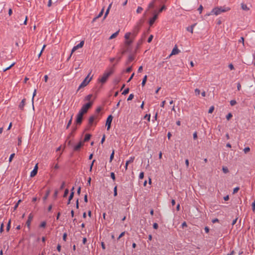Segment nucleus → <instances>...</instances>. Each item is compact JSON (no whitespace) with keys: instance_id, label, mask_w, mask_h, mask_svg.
Instances as JSON below:
<instances>
[{"instance_id":"obj_1","label":"nucleus","mask_w":255,"mask_h":255,"mask_svg":"<svg viewBox=\"0 0 255 255\" xmlns=\"http://www.w3.org/2000/svg\"><path fill=\"white\" fill-rule=\"evenodd\" d=\"M135 36V33H126L125 35L126 44L128 46L129 45L132 43Z\"/></svg>"},{"instance_id":"obj_2","label":"nucleus","mask_w":255,"mask_h":255,"mask_svg":"<svg viewBox=\"0 0 255 255\" xmlns=\"http://www.w3.org/2000/svg\"><path fill=\"white\" fill-rule=\"evenodd\" d=\"M93 102H89L86 103V104L82 106V107L79 111V112L84 115L85 114L87 113L88 110L91 108Z\"/></svg>"},{"instance_id":"obj_3","label":"nucleus","mask_w":255,"mask_h":255,"mask_svg":"<svg viewBox=\"0 0 255 255\" xmlns=\"http://www.w3.org/2000/svg\"><path fill=\"white\" fill-rule=\"evenodd\" d=\"M113 70L111 69L110 71L105 72L101 78L99 79V81L102 84L105 83L107 81L109 77L113 73Z\"/></svg>"},{"instance_id":"obj_4","label":"nucleus","mask_w":255,"mask_h":255,"mask_svg":"<svg viewBox=\"0 0 255 255\" xmlns=\"http://www.w3.org/2000/svg\"><path fill=\"white\" fill-rule=\"evenodd\" d=\"M229 9L228 8L220 7H216L212 9L211 13L215 14L218 15L220 14L221 12H225L228 11Z\"/></svg>"},{"instance_id":"obj_5","label":"nucleus","mask_w":255,"mask_h":255,"mask_svg":"<svg viewBox=\"0 0 255 255\" xmlns=\"http://www.w3.org/2000/svg\"><path fill=\"white\" fill-rule=\"evenodd\" d=\"M90 74H91V72L87 76V77L85 78V79L81 83V84L79 86L78 90H79L81 88L86 87L89 84V83L91 81V80L92 79V77L89 78Z\"/></svg>"},{"instance_id":"obj_6","label":"nucleus","mask_w":255,"mask_h":255,"mask_svg":"<svg viewBox=\"0 0 255 255\" xmlns=\"http://www.w3.org/2000/svg\"><path fill=\"white\" fill-rule=\"evenodd\" d=\"M158 16V13H157V10H154L153 12V16L150 18L149 20V25L150 26H152L155 21L157 19Z\"/></svg>"},{"instance_id":"obj_7","label":"nucleus","mask_w":255,"mask_h":255,"mask_svg":"<svg viewBox=\"0 0 255 255\" xmlns=\"http://www.w3.org/2000/svg\"><path fill=\"white\" fill-rule=\"evenodd\" d=\"M113 119V117L111 115H109L107 119L106 126L108 130H109L111 128Z\"/></svg>"},{"instance_id":"obj_8","label":"nucleus","mask_w":255,"mask_h":255,"mask_svg":"<svg viewBox=\"0 0 255 255\" xmlns=\"http://www.w3.org/2000/svg\"><path fill=\"white\" fill-rule=\"evenodd\" d=\"M84 41L82 40V41H81L78 44H77V45L74 46L73 48L72 49L71 53V55H70V57L71 56L72 54L75 51H76V50H77L79 48H80L82 47L83 46V45H84Z\"/></svg>"},{"instance_id":"obj_9","label":"nucleus","mask_w":255,"mask_h":255,"mask_svg":"<svg viewBox=\"0 0 255 255\" xmlns=\"http://www.w3.org/2000/svg\"><path fill=\"white\" fill-rule=\"evenodd\" d=\"M83 115H84L83 114H82V113H81L79 112L78 114L77 115L76 120V123L77 124H78V125L81 124V123L82 122V120H83Z\"/></svg>"},{"instance_id":"obj_10","label":"nucleus","mask_w":255,"mask_h":255,"mask_svg":"<svg viewBox=\"0 0 255 255\" xmlns=\"http://www.w3.org/2000/svg\"><path fill=\"white\" fill-rule=\"evenodd\" d=\"M32 219H33V215H32L31 213H30L28 217V219H27V221L26 222V225L28 227V228H30L31 222Z\"/></svg>"},{"instance_id":"obj_11","label":"nucleus","mask_w":255,"mask_h":255,"mask_svg":"<svg viewBox=\"0 0 255 255\" xmlns=\"http://www.w3.org/2000/svg\"><path fill=\"white\" fill-rule=\"evenodd\" d=\"M25 102H26V99H23L22 100L21 102L20 103L19 106H18V108L21 110V111H23V109H24V107L25 105Z\"/></svg>"},{"instance_id":"obj_12","label":"nucleus","mask_w":255,"mask_h":255,"mask_svg":"<svg viewBox=\"0 0 255 255\" xmlns=\"http://www.w3.org/2000/svg\"><path fill=\"white\" fill-rule=\"evenodd\" d=\"M180 50L178 49L177 46H175V47L173 48V49L172 50V52L170 55V56L173 55H176L178 54L180 52Z\"/></svg>"},{"instance_id":"obj_13","label":"nucleus","mask_w":255,"mask_h":255,"mask_svg":"<svg viewBox=\"0 0 255 255\" xmlns=\"http://www.w3.org/2000/svg\"><path fill=\"white\" fill-rule=\"evenodd\" d=\"M83 145V142L80 141L74 147V150L75 151H78L80 150L81 147Z\"/></svg>"},{"instance_id":"obj_14","label":"nucleus","mask_w":255,"mask_h":255,"mask_svg":"<svg viewBox=\"0 0 255 255\" xmlns=\"http://www.w3.org/2000/svg\"><path fill=\"white\" fill-rule=\"evenodd\" d=\"M97 118V116H90L89 118V126H92V124H93V122L95 120V119Z\"/></svg>"},{"instance_id":"obj_15","label":"nucleus","mask_w":255,"mask_h":255,"mask_svg":"<svg viewBox=\"0 0 255 255\" xmlns=\"http://www.w3.org/2000/svg\"><path fill=\"white\" fill-rule=\"evenodd\" d=\"M134 159V157H130V159L126 161V165L125 166L126 170H127L128 169V165L129 163H132Z\"/></svg>"},{"instance_id":"obj_16","label":"nucleus","mask_w":255,"mask_h":255,"mask_svg":"<svg viewBox=\"0 0 255 255\" xmlns=\"http://www.w3.org/2000/svg\"><path fill=\"white\" fill-rule=\"evenodd\" d=\"M196 23L192 24L191 26L187 27V30L188 32H193V27L196 25Z\"/></svg>"},{"instance_id":"obj_17","label":"nucleus","mask_w":255,"mask_h":255,"mask_svg":"<svg viewBox=\"0 0 255 255\" xmlns=\"http://www.w3.org/2000/svg\"><path fill=\"white\" fill-rule=\"evenodd\" d=\"M91 135L90 134H86L84 139V142H87L89 141L91 138Z\"/></svg>"},{"instance_id":"obj_18","label":"nucleus","mask_w":255,"mask_h":255,"mask_svg":"<svg viewBox=\"0 0 255 255\" xmlns=\"http://www.w3.org/2000/svg\"><path fill=\"white\" fill-rule=\"evenodd\" d=\"M37 173V171L36 169H33L30 173V177H32L35 176Z\"/></svg>"},{"instance_id":"obj_19","label":"nucleus","mask_w":255,"mask_h":255,"mask_svg":"<svg viewBox=\"0 0 255 255\" xmlns=\"http://www.w3.org/2000/svg\"><path fill=\"white\" fill-rule=\"evenodd\" d=\"M241 6H242V8L244 10L248 11L250 9L249 7H248V6L247 5V4H246L242 3Z\"/></svg>"},{"instance_id":"obj_20","label":"nucleus","mask_w":255,"mask_h":255,"mask_svg":"<svg viewBox=\"0 0 255 255\" xmlns=\"http://www.w3.org/2000/svg\"><path fill=\"white\" fill-rule=\"evenodd\" d=\"M145 35L144 34H143L140 39L137 42L138 46L141 45L142 43L143 40L145 39Z\"/></svg>"},{"instance_id":"obj_21","label":"nucleus","mask_w":255,"mask_h":255,"mask_svg":"<svg viewBox=\"0 0 255 255\" xmlns=\"http://www.w3.org/2000/svg\"><path fill=\"white\" fill-rule=\"evenodd\" d=\"M146 81H147V76L145 75L142 79V81L141 83V85L142 87L144 86Z\"/></svg>"},{"instance_id":"obj_22","label":"nucleus","mask_w":255,"mask_h":255,"mask_svg":"<svg viewBox=\"0 0 255 255\" xmlns=\"http://www.w3.org/2000/svg\"><path fill=\"white\" fill-rule=\"evenodd\" d=\"M154 0H152L148 5V8H153L154 7Z\"/></svg>"},{"instance_id":"obj_23","label":"nucleus","mask_w":255,"mask_h":255,"mask_svg":"<svg viewBox=\"0 0 255 255\" xmlns=\"http://www.w3.org/2000/svg\"><path fill=\"white\" fill-rule=\"evenodd\" d=\"M103 11H104V8H103V9H102V10H101V11L100 12V13L98 14V15L97 16H96V17H95V18L93 19V21H95L97 18H99V17H101V16L103 15Z\"/></svg>"},{"instance_id":"obj_24","label":"nucleus","mask_w":255,"mask_h":255,"mask_svg":"<svg viewBox=\"0 0 255 255\" xmlns=\"http://www.w3.org/2000/svg\"><path fill=\"white\" fill-rule=\"evenodd\" d=\"M134 56L132 55H129L128 57V62L129 63L132 62L134 60Z\"/></svg>"},{"instance_id":"obj_25","label":"nucleus","mask_w":255,"mask_h":255,"mask_svg":"<svg viewBox=\"0 0 255 255\" xmlns=\"http://www.w3.org/2000/svg\"><path fill=\"white\" fill-rule=\"evenodd\" d=\"M119 33H113V34L109 37V39H112L116 38Z\"/></svg>"},{"instance_id":"obj_26","label":"nucleus","mask_w":255,"mask_h":255,"mask_svg":"<svg viewBox=\"0 0 255 255\" xmlns=\"http://www.w3.org/2000/svg\"><path fill=\"white\" fill-rule=\"evenodd\" d=\"M222 170H223V172L224 173H227L229 172V169L228 168L226 167V166H223L222 167Z\"/></svg>"},{"instance_id":"obj_27","label":"nucleus","mask_w":255,"mask_h":255,"mask_svg":"<svg viewBox=\"0 0 255 255\" xmlns=\"http://www.w3.org/2000/svg\"><path fill=\"white\" fill-rule=\"evenodd\" d=\"M166 9V7L165 5H163L158 11H157V13H158V14L160 12H161L163 10H165Z\"/></svg>"},{"instance_id":"obj_28","label":"nucleus","mask_w":255,"mask_h":255,"mask_svg":"<svg viewBox=\"0 0 255 255\" xmlns=\"http://www.w3.org/2000/svg\"><path fill=\"white\" fill-rule=\"evenodd\" d=\"M10 220H9L8 223H7V226H6V231L7 232H8L10 230Z\"/></svg>"},{"instance_id":"obj_29","label":"nucleus","mask_w":255,"mask_h":255,"mask_svg":"<svg viewBox=\"0 0 255 255\" xmlns=\"http://www.w3.org/2000/svg\"><path fill=\"white\" fill-rule=\"evenodd\" d=\"M46 225V222L45 221H43L41 223V224L39 225V227L40 228H45Z\"/></svg>"},{"instance_id":"obj_30","label":"nucleus","mask_w":255,"mask_h":255,"mask_svg":"<svg viewBox=\"0 0 255 255\" xmlns=\"http://www.w3.org/2000/svg\"><path fill=\"white\" fill-rule=\"evenodd\" d=\"M14 64H15L14 63H13L9 66L7 67H6L5 68H4L3 69V71H6V70H9V69H10L12 66H14Z\"/></svg>"},{"instance_id":"obj_31","label":"nucleus","mask_w":255,"mask_h":255,"mask_svg":"<svg viewBox=\"0 0 255 255\" xmlns=\"http://www.w3.org/2000/svg\"><path fill=\"white\" fill-rule=\"evenodd\" d=\"M117 186H115L114 189V196L115 197L117 196Z\"/></svg>"},{"instance_id":"obj_32","label":"nucleus","mask_w":255,"mask_h":255,"mask_svg":"<svg viewBox=\"0 0 255 255\" xmlns=\"http://www.w3.org/2000/svg\"><path fill=\"white\" fill-rule=\"evenodd\" d=\"M36 89H35L34 91V92L33 93V96H32V106H33V109H34L33 100H34V96L36 95Z\"/></svg>"},{"instance_id":"obj_33","label":"nucleus","mask_w":255,"mask_h":255,"mask_svg":"<svg viewBox=\"0 0 255 255\" xmlns=\"http://www.w3.org/2000/svg\"><path fill=\"white\" fill-rule=\"evenodd\" d=\"M129 91V88H127V89H125V90L122 93V94L126 95L128 93Z\"/></svg>"},{"instance_id":"obj_34","label":"nucleus","mask_w":255,"mask_h":255,"mask_svg":"<svg viewBox=\"0 0 255 255\" xmlns=\"http://www.w3.org/2000/svg\"><path fill=\"white\" fill-rule=\"evenodd\" d=\"M114 153H115V152H114V150H113L110 155V162H112V161L113 160L114 157Z\"/></svg>"},{"instance_id":"obj_35","label":"nucleus","mask_w":255,"mask_h":255,"mask_svg":"<svg viewBox=\"0 0 255 255\" xmlns=\"http://www.w3.org/2000/svg\"><path fill=\"white\" fill-rule=\"evenodd\" d=\"M92 97V95H91V94L88 95V96H87L85 97V101H90V99H91Z\"/></svg>"},{"instance_id":"obj_36","label":"nucleus","mask_w":255,"mask_h":255,"mask_svg":"<svg viewBox=\"0 0 255 255\" xmlns=\"http://www.w3.org/2000/svg\"><path fill=\"white\" fill-rule=\"evenodd\" d=\"M72 121V116L71 117V119H70L68 123V124L66 127V128H68L71 125Z\"/></svg>"},{"instance_id":"obj_37","label":"nucleus","mask_w":255,"mask_h":255,"mask_svg":"<svg viewBox=\"0 0 255 255\" xmlns=\"http://www.w3.org/2000/svg\"><path fill=\"white\" fill-rule=\"evenodd\" d=\"M68 193H69V190L68 189H66L65 190V191H64V193L63 197H67V196L68 195Z\"/></svg>"},{"instance_id":"obj_38","label":"nucleus","mask_w":255,"mask_h":255,"mask_svg":"<svg viewBox=\"0 0 255 255\" xmlns=\"http://www.w3.org/2000/svg\"><path fill=\"white\" fill-rule=\"evenodd\" d=\"M144 119H146L148 122L150 121V114H146L144 117Z\"/></svg>"},{"instance_id":"obj_39","label":"nucleus","mask_w":255,"mask_h":255,"mask_svg":"<svg viewBox=\"0 0 255 255\" xmlns=\"http://www.w3.org/2000/svg\"><path fill=\"white\" fill-rule=\"evenodd\" d=\"M14 156H15V153H12V154L10 155V157H9V160H8V161H9V162H11V161H12V160L13 158L14 157Z\"/></svg>"},{"instance_id":"obj_40","label":"nucleus","mask_w":255,"mask_h":255,"mask_svg":"<svg viewBox=\"0 0 255 255\" xmlns=\"http://www.w3.org/2000/svg\"><path fill=\"white\" fill-rule=\"evenodd\" d=\"M250 151V148L249 147H245L244 149V151L245 153H247L248 152H249V151Z\"/></svg>"},{"instance_id":"obj_41","label":"nucleus","mask_w":255,"mask_h":255,"mask_svg":"<svg viewBox=\"0 0 255 255\" xmlns=\"http://www.w3.org/2000/svg\"><path fill=\"white\" fill-rule=\"evenodd\" d=\"M49 191H48L45 195L43 197V200L45 201L47 199L48 196H49Z\"/></svg>"},{"instance_id":"obj_42","label":"nucleus","mask_w":255,"mask_h":255,"mask_svg":"<svg viewBox=\"0 0 255 255\" xmlns=\"http://www.w3.org/2000/svg\"><path fill=\"white\" fill-rule=\"evenodd\" d=\"M237 104V102L236 100H231L230 101V105L232 106H233L234 105H235L236 104Z\"/></svg>"},{"instance_id":"obj_43","label":"nucleus","mask_w":255,"mask_h":255,"mask_svg":"<svg viewBox=\"0 0 255 255\" xmlns=\"http://www.w3.org/2000/svg\"><path fill=\"white\" fill-rule=\"evenodd\" d=\"M133 97H134V95H133V94H130L129 95V96H128V99H127V100H128V101L131 100L133 98Z\"/></svg>"},{"instance_id":"obj_44","label":"nucleus","mask_w":255,"mask_h":255,"mask_svg":"<svg viewBox=\"0 0 255 255\" xmlns=\"http://www.w3.org/2000/svg\"><path fill=\"white\" fill-rule=\"evenodd\" d=\"M74 191L71 192L70 193V195L69 197V200H71L73 199V198L74 197Z\"/></svg>"},{"instance_id":"obj_45","label":"nucleus","mask_w":255,"mask_h":255,"mask_svg":"<svg viewBox=\"0 0 255 255\" xmlns=\"http://www.w3.org/2000/svg\"><path fill=\"white\" fill-rule=\"evenodd\" d=\"M232 114L231 113H229L227 116H226V119L227 120H230V119L232 117Z\"/></svg>"},{"instance_id":"obj_46","label":"nucleus","mask_w":255,"mask_h":255,"mask_svg":"<svg viewBox=\"0 0 255 255\" xmlns=\"http://www.w3.org/2000/svg\"><path fill=\"white\" fill-rule=\"evenodd\" d=\"M214 110V106H211L209 110L208 113L210 114H211L213 112Z\"/></svg>"},{"instance_id":"obj_47","label":"nucleus","mask_w":255,"mask_h":255,"mask_svg":"<svg viewBox=\"0 0 255 255\" xmlns=\"http://www.w3.org/2000/svg\"><path fill=\"white\" fill-rule=\"evenodd\" d=\"M153 35H150L149 36V37L148 38L147 42H148V43L151 42V41H152V39H153Z\"/></svg>"},{"instance_id":"obj_48","label":"nucleus","mask_w":255,"mask_h":255,"mask_svg":"<svg viewBox=\"0 0 255 255\" xmlns=\"http://www.w3.org/2000/svg\"><path fill=\"white\" fill-rule=\"evenodd\" d=\"M143 177H144V173L143 172H141L139 175V179H142L143 178Z\"/></svg>"},{"instance_id":"obj_49","label":"nucleus","mask_w":255,"mask_h":255,"mask_svg":"<svg viewBox=\"0 0 255 255\" xmlns=\"http://www.w3.org/2000/svg\"><path fill=\"white\" fill-rule=\"evenodd\" d=\"M142 8L141 7L138 6L136 9V12L137 13H140L141 11L142 10Z\"/></svg>"},{"instance_id":"obj_50","label":"nucleus","mask_w":255,"mask_h":255,"mask_svg":"<svg viewBox=\"0 0 255 255\" xmlns=\"http://www.w3.org/2000/svg\"><path fill=\"white\" fill-rule=\"evenodd\" d=\"M195 95H196V96L199 95L200 94V90H199V89H196L195 90Z\"/></svg>"},{"instance_id":"obj_51","label":"nucleus","mask_w":255,"mask_h":255,"mask_svg":"<svg viewBox=\"0 0 255 255\" xmlns=\"http://www.w3.org/2000/svg\"><path fill=\"white\" fill-rule=\"evenodd\" d=\"M240 188L239 187H237L234 189L233 194H235L239 190Z\"/></svg>"},{"instance_id":"obj_52","label":"nucleus","mask_w":255,"mask_h":255,"mask_svg":"<svg viewBox=\"0 0 255 255\" xmlns=\"http://www.w3.org/2000/svg\"><path fill=\"white\" fill-rule=\"evenodd\" d=\"M111 177L112 178V179L113 180H115L116 177H115V173L114 172H111Z\"/></svg>"},{"instance_id":"obj_53","label":"nucleus","mask_w":255,"mask_h":255,"mask_svg":"<svg viewBox=\"0 0 255 255\" xmlns=\"http://www.w3.org/2000/svg\"><path fill=\"white\" fill-rule=\"evenodd\" d=\"M3 228H4V224H3V223H2L0 225V233H1L3 232Z\"/></svg>"},{"instance_id":"obj_54","label":"nucleus","mask_w":255,"mask_h":255,"mask_svg":"<svg viewBox=\"0 0 255 255\" xmlns=\"http://www.w3.org/2000/svg\"><path fill=\"white\" fill-rule=\"evenodd\" d=\"M252 210H253V211L255 213V201H254L252 204Z\"/></svg>"},{"instance_id":"obj_55","label":"nucleus","mask_w":255,"mask_h":255,"mask_svg":"<svg viewBox=\"0 0 255 255\" xmlns=\"http://www.w3.org/2000/svg\"><path fill=\"white\" fill-rule=\"evenodd\" d=\"M95 161V160H93L90 165V171H91L92 170V168H93V165H94V162Z\"/></svg>"},{"instance_id":"obj_56","label":"nucleus","mask_w":255,"mask_h":255,"mask_svg":"<svg viewBox=\"0 0 255 255\" xmlns=\"http://www.w3.org/2000/svg\"><path fill=\"white\" fill-rule=\"evenodd\" d=\"M153 228L154 229H157L158 228V225L156 223H154L153 225Z\"/></svg>"},{"instance_id":"obj_57","label":"nucleus","mask_w":255,"mask_h":255,"mask_svg":"<svg viewBox=\"0 0 255 255\" xmlns=\"http://www.w3.org/2000/svg\"><path fill=\"white\" fill-rule=\"evenodd\" d=\"M67 234L65 233L63 234V240L64 241H66V239H67Z\"/></svg>"},{"instance_id":"obj_58","label":"nucleus","mask_w":255,"mask_h":255,"mask_svg":"<svg viewBox=\"0 0 255 255\" xmlns=\"http://www.w3.org/2000/svg\"><path fill=\"white\" fill-rule=\"evenodd\" d=\"M65 182H64V181H63V182H62V184H61V185L60 187V190H62V189L64 188V187H65Z\"/></svg>"},{"instance_id":"obj_59","label":"nucleus","mask_w":255,"mask_h":255,"mask_svg":"<svg viewBox=\"0 0 255 255\" xmlns=\"http://www.w3.org/2000/svg\"><path fill=\"white\" fill-rule=\"evenodd\" d=\"M131 70H132V68H131V67H128V68L127 69V70H126V72H127V73H129L130 72H131Z\"/></svg>"},{"instance_id":"obj_60","label":"nucleus","mask_w":255,"mask_h":255,"mask_svg":"<svg viewBox=\"0 0 255 255\" xmlns=\"http://www.w3.org/2000/svg\"><path fill=\"white\" fill-rule=\"evenodd\" d=\"M193 138L194 139H197V133L196 131H195L194 133H193Z\"/></svg>"},{"instance_id":"obj_61","label":"nucleus","mask_w":255,"mask_h":255,"mask_svg":"<svg viewBox=\"0 0 255 255\" xmlns=\"http://www.w3.org/2000/svg\"><path fill=\"white\" fill-rule=\"evenodd\" d=\"M105 138H106V136L105 134H104L102 139H101V142L102 144H103L104 143V142L105 141Z\"/></svg>"},{"instance_id":"obj_62","label":"nucleus","mask_w":255,"mask_h":255,"mask_svg":"<svg viewBox=\"0 0 255 255\" xmlns=\"http://www.w3.org/2000/svg\"><path fill=\"white\" fill-rule=\"evenodd\" d=\"M229 67L231 70L234 69V65L232 64H230L229 65Z\"/></svg>"},{"instance_id":"obj_63","label":"nucleus","mask_w":255,"mask_h":255,"mask_svg":"<svg viewBox=\"0 0 255 255\" xmlns=\"http://www.w3.org/2000/svg\"><path fill=\"white\" fill-rule=\"evenodd\" d=\"M203 8V7L202 5H201L199 6V7L198 8V10H199V11L200 13H201V12H202V11Z\"/></svg>"},{"instance_id":"obj_64","label":"nucleus","mask_w":255,"mask_h":255,"mask_svg":"<svg viewBox=\"0 0 255 255\" xmlns=\"http://www.w3.org/2000/svg\"><path fill=\"white\" fill-rule=\"evenodd\" d=\"M241 88V85L240 84V83H238L237 84V89H238V90L240 91Z\"/></svg>"}]
</instances>
